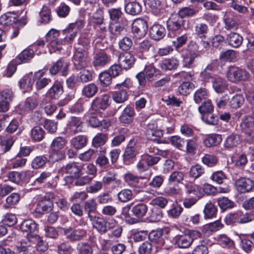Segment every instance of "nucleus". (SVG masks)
<instances>
[{"label":"nucleus","mask_w":254,"mask_h":254,"mask_svg":"<svg viewBox=\"0 0 254 254\" xmlns=\"http://www.w3.org/2000/svg\"><path fill=\"white\" fill-rule=\"evenodd\" d=\"M35 245L36 250L40 252H45L48 248V244L42 238L36 234H27L25 240H23L19 246H16V251L21 252L31 251V248Z\"/></svg>","instance_id":"obj_1"},{"label":"nucleus","mask_w":254,"mask_h":254,"mask_svg":"<svg viewBox=\"0 0 254 254\" xmlns=\"http://www.w3.org/2000/svg\"><path fill=\"white\" fill-rule=\"evenodd\" d=\"M65 145L64 139L61 137L55 138L51 144L52 153L49 156V161L55 162L64 158V152L63 148Z\"/></svg>","instance_id":"obj_2"},{"label":"nucleus","mask_w":254,"mask_h":254,"mask_svg":"<svg viewBox=\"0 0 254 254\" xmlns=\"http://www.w3.org/2000/svg\"><path fill=\"white\" fill-rule=\"evenodd\" d=\"M227 79L233 83L247 80L250 77L249 72L244 69L237 66H230L227 71Z\"/></svg>","instance_id":"obj_3"},{"label":"nucleus","mask_w":254,"mask_h":254,"mask_svg":"<svg viewBox=\"0 0 254 254\" xmlns=\"http://www.w3.org/2000/svg\"><path fill=\"white\" fill-rule=\"evenodd\" d=\"M185 20L178 15L172 16L167 22L168 35L174 37L179 34L184 29Z\"/></svg>","instance_id":"obj_4"},{"label":"nucleus","mask_w":254,"mask_h":254,"mask_svg":"<svg viewBox=\"0 0 254 254\" xmlns=\"http://www.w3.org/2000/svg\"><path fill=\"white\" fill-rule=\"evenodd\" d=\"M59 36V32L55 29L51 30L46 35V39L48 42V47L51 54L62 49L64 42L63 40L58 38Z\"/></svg>","instance_id":"obj_5"},{"label":"nucleus","mask_w":254,"mask_h":254,"mask_svg":"<svg viewBox=\"0 0 254 254\" xmlns=\"http://www.w3.org/2000/svg\"><path fill=\"white\" fill-rule=\"evenodd\" d=\"M241 127L245 134V140L250 143L254 142V119L251 117H246L243 120Z\"/></svg>","instance_id":"obj_6"},{"label":"nucleus","mask_w":254,"mask_h":254,"mask_svg":"<svg viewBox=\"0 0 254 254\" xmlns=\"http://www.w3.org/2000/svg\"><path fill=\"white\" fill-rule=\"evenodd\" d=\"M110 96L107 94L101 95L96 97L92 102V113L95 114L100 110H105L107 109L110 104Z\"/></svg>","instance_id":"obj_7"},{"label":"nucleus","mask_w":254,"mask_h":254,"mask_svg":"<svg viewBox=\"0 0 254 254\" xmlns=\"http://www.w3.org/2000/svg\"><path fill=\"white\" fill-rule=\"evenodd\" d=\"M64 232L66 238L72 242L79 241L84 239L87 236V230L78 227L65 229Z\"/></svg>","instance_id":"obj_8"},{"label":"nucleus","mask_w":254,"mask_h":254,"mask_svg":"<svg viewBox=\"0 0 254 254\" xmlns=\"http://www.w3.org/2000/svg\"><path fill=\"white\" fill-rule=\"evenodd\" d=\"M88 54L86 50L80 47L75 48L73 57V62L77 69L85 67L88 64Z\"/></svg>","instance_id":"obj_9"},{"label":"nucleus","mask_w":254,"mask_h":254,"mask_svg":"<svg viewBox=\"0 0 254 254\" xmlns=\"http://www.w3.org/2000/svg\"><path fill=\"white\" fill-rule=\"evenodd\" d=\"M225 221L227 225H231L236 223H248L251 221V219L248 214H243L241 211H238L227 215Z\"/></svg>","instance_id":"obj_10"},{"label":"nucleus","mask_w":254,"mask_h":254,"mask_svg":"<svg viewBox=\"0 0 254 254\" xmlns=\"http://www.w3.org/2000/svg\"><path fill=\"white\" fill-rule=\"evenodd\" d=\"M235 184L237 190L241 193L250 192L254 187V182L248 178H241L235 182Z\"/></svg>","instance_id":"obj_11"},{"label":"nucleus","mask_w":254,"mask_h":254,"mask_svg":"<svg viewBox=\"0 0 254 254\" xmlns=\"http://www.w3.org/2000/svg\"><path fill=\"white\" fill-rule=\"evenodd\" d=\"M132 32L136 38L144 37L147 30L146 22L142 19H137L132 23Z\"/></svg>","instance_id":"obj_12"},{"label":"nucleus","mask_w":254,"mask_h":254,"mask_svg":"<svg viewBox=\"0 0 254 254\" xmlns=\"http://www.w3.org/2000/svg\"><path fill=\"white\" fill-rule=\"evenodd\" d=\"M212 88L217 93H224L228 88V84L226 80L219 76H215L211 80Z\"/></svg>","instance_id":"obj_13"},{"label":"nucleus","mask_w":254,"mask_h":254,"mask_svg":"<svg viewBox=\"0 0 254 254\" xmlns=\"http://www.w3.org/2000/svg\"><path fill=\"white\" fill-rule=\"evenodd\" d=\"M38 105L37 100L34 97H28L19 105L20 114H26L33 110Z\"/></svg>","instance_id":"obj_14"},{"label":"nucleus","mask_w":254,"mask_h":254,"mask_svg":"<svg viewBox=\"0 0 254 254\" xmlns=\"http://www.w3.org/2000/svg\"><path fill=\"white\" fill-rule=\"evenodd\" d=\"M82 167L76 162L68 163L64 168L65 172L71 178H77L83 174Z\"/></svg>","instance_id":"obj_15"},{"label":"nucleus","mask_w":254,"mask_h":254,"mask_svg":"<svg viewBox=\"0 0 254 254\" xmlns=\"http://www.w3.org/2000/svg\"><path fill=\"white\" fill-rule=\"evenodd\" d=\"M118 62L123 68L127 69L133 65L135 62V59L131 54L126 53L119 55Z\"/></svg>","instance_id":"obj_16"},{"label":"nucleus","mask_w":254,"mask_h":254,"mask_svg":"<svg viewBox=\"0 0 254 254\" xmlns=\"http://www.w3.org/2000/svg\"><path fill=\"white\" fill-rule=\"evenodd\" d=\"M68 63L64 62L62 60H59L50 68V72L51 74L55 75L61 70L62 75L66 76L68 72Z\"/></svg>","instance_id":"obj_17"},{"label":"nucleus","mask_w":254,"mask_h":254,"mask_svg":"<svg viewBox=\"0 0 254 254\" xmlns=\"http://www.w3.org/2000/svg\"><path fill=\"white\" fill-rule=\"evenodd\" d=\"M67 128L69 132L75 134L82 131V122L79 118L71 117L67 124Z\"/></svg>","instance_id":"obj_18"},{"label":"nucleus","mask_w":254,"mask_h":254,"mask_svg":"<svg viewBox=\"0 0 254 254\" xmlns=\"http://www.w3.org/2000/svg\"><path fill=\"white\" fill-rule=\"evenodd\" d=\"M166 34L165 28L160 24H154L150 28V37L154 40H159L163 38Z\"/></svg>","instance_id":"obj_19"},{"label":"nucleus","mask_w":254,"mask_h":254,"mask_svg":"<svg viewBox=\"0 0 254 254\" xmlns=\"http://www.w3.org/2000/svg\"><path fill=\"white\" fill-rule=\"evenodd\" d=\"M34 83L32 74L24 75L19 81V86L23 93L29 92L32 89Z\"/></svg>","instance_id":"obj_20"},{"label":"nucleus","mask_w":254,"mask_h":254,"mask_svg":"<svg viewBox=\"0 0 254 254\" xmlns=\"http://www.w3.org/2000/svg\"><path fill=\"white\" fill-rule=\"evenodd\" d=\"M146 133L148 137L161 138L163 136L162 130L158 128L157 123L154 121L147 124L146 128Z\"/></svg>","instance_id":"obj_21"},{"label":"nucleus","mask_w":254,"mask_h":254,"mask_svg":"<svg viewBox=\"0 0 254 254\" xmlns=\"http://www.w3.org/2000/svg\"><path fill=\"white\" fill-rule=\"evenodd\" d=\"M134 115L133 108L127 106L119 117L120 121L123 124H129L133 121Z\"/></svg>","instance_id":"obj_22"},{"label":"nucleus","mask_w":254,"mask_h":254,"mask_svg":"<svg viewBox=\"0 0 254 254\" xmlns=\"http://www.w3.org/2000/svg\"><path fill=\"white\" fill-rule=\"evenodd\" d=\"M186 189V193L187 194H192L197 199H199L202 197L203 191L200 187L198 185L192 184L187 183L185 185Z\"/></svg>","instance_id":"obj_23"},{"label":"nucleus","mask_w":254,"mask_h":254,"mask_svg":"<svg viewBox=\"0 0 254 254\" xmlns=\"http://www.w3.org/2000/svg\"><path fill=\"white\" fill-rule=\"evenodd\" d=\"M110 61V58L106 54L101 52L95 55L93 57V64L95 67L103 66Z\"/></svg>","instance_id":"obj_24"},{"label":"nucleus","mask_w":254,"mask_h":254,"mask_svg":"<svg viewBox=\"0 0 254 254\" xmlns=\"http://www.w3.org/2000/svg\"><path fill=\"white\" fill-rule=\"evenodd\" d=\"M227 40L230 46L237 48L242 45L243 38L239 34L233 32L227 35Z\"/></svg>","instance_id":"obj_25"},{"label":"nucleus","mask_w":254,"mask_h":254,"mask_svg":"<svg viewBox=\"0 0 254 254\" xmlns=\"http://www.w3.org/2000/svg\"><path fill=\"white\" fill-rule=\"evenodd\" d=\"M125 9L126 13L132 15H136L141 12L142 8L139 2L133 1L128 2L125 5Z\"/></svg>","instance_id":"obj_26"},{"label":"nucleus","mask_w":254,"mask_h":254,"mask_svg":"<svg viewBox=\"0 0 254 254\" xmlns=\"http://www.w3.org/2000/svg\"><path fill=\"white\" fill-rule=\"evenodd\" d=\"M179 65V61L174 58L165 59L160 63L159 66L163 70H173Z\"/></svg>","instance_id":"obj_27"},{"label":"nucleus","mask_w":254,"mask_h":254,"mask_svg":"<svg viewBox=\"0 0 254 254\" xmlns=\"http://www.w3.org/2000/svg\"><path fill=\"white\" fill-rule=\"evenodd\" d=\"M93 228L96 229L97 231L100 234L105 233L107 231V223L103 218L97 217H92V220Z\"/></svg>","instance_id":"obj_28"},{"label":"nucleus","mask_w":254,"mask_h":254,"mask_svg":"<svg viewBox=\"0 0 254 254\" xmlns=\"http://www.w3.org/2000/svg\"><path fill=\"white\" fill-rule=\"evenodd\" d=\"M193 239L190 235H184L176 238V244L180 248H187L192 244Z\"/></svg>","instance_id":"obj_29"},{"label":"nucleus","mask_w":254,"mask_h":254,"mask_svg":"<svg viewBox=\"0 0 254 254\" xmlns=\"http://www.w3.org/2000/svg\"><path fill=\"white\" fill-rule=\"evenodd\" d=\"M148 211V206L142 203H138L133 206L131 212L134 216L138 218H141L146 214Z\"/></svg>","instance_id":"obj_30"},{"label":"nucleus","mask_w":254,"mask_h":254,"mask_svg":"<svg viewBox=\"0 0 254 254\" xmlns=\"http://www.w3.org/2000/svg\"><path fill=\"white\" fill-rule=\"evenodd\" d=\"M52 206L53 203L50 201L41 199L38 202L35 211L38 213L44 214L50 211Z\"/></svg>","instance_id":"obj_31"},{"label":"nucleus","mask_w":254,"mask_h":254,"mask_svg":"<svg viewBox=\"0 0 254 254\" xmlns=\"http://www.w3.org/2000/svg\"><path fill=\"white\" fill-rule=\"evenodd\" d=\"M63 88L62 83L56 81L48 91V94L53 99H57L63 93Z\"/></svg>","instance_id":"obj_32"},{"label":"nucleus","mask_w":254,"mask_h":254,"mask_svg":"<svg viewBox=\"0 0 254 254\" xmlns=\"http://www.w3.org/2000/svg\"><path fill=\"white\" fill-rule=\"evenodd\" d=\"M221 135L218 134H211L204 140V144L206 147H211L219 145L222 141Z\"/></svg>","instance_id":"obj_33"},{"label":"nucleus","mask_w":254,"mask_h":254,"mask_svg":"<svg viewBox=\"0 0 254 254\" xmlns=\"http://www.w3.org/2000/svg\"><path fill=\"white\" fill-rule=\"evenodd\" d=\"M108 228L112 229L113 231L108 234L109 237L112 239L113 237L119 238L121 235L122 228L118 225H116V222L115 220L112 219L110 222H108Z\"/></svg>","instance_id":"obj_34"},{"label":"nucleus","mask_w":254,"mask_h":254,"mask_svg":"<svg viewBox=\"0 0 254 254\" xmlns=\"http://www.w3.org/2000/svg\"><path fill=\"white\" fill-rule=\"evenodd\" d=\"M98 88L94 83L85 85L82 90V95L88 98L93 97L98 92Z\"/></svg>","instance_id":"obj_35"},{"label":"nucleus","mask_w":254,"mask_h":254,"mask_svg":"<svg viewBox=\"0 0 254 254\" xmlns=\"http://www.w3.org/2000/svg\"><path fill=\"white\" fill-rule=\"evenodd\" d=\"M37 229L36 223L32 219H27L23 221L20 225V229L23 232L32 234Z\"/></svg>","instance_id":"obj_36"},{"label":"nucleus","mask_w":254,"mask_h":254,"mask_svg":"<svg viewBox=\"0 0 254 254\" xmlns=\"http://www.w3.org/2000/svg\"><path fill=\"white\" fill-rule=\"evenodd\" d=\"M209 96L208 90L205 88H200L194 93L193 99L194 102L199 104L203 100L207 99Z\"/></svg>","instance_id":"obj_37"},{"label":"nucleus","mask_w":254,"mask_h":254,"mask_svg":"<svg viewBox=\"0 0 254 254\" xmlns=\"http://www.w3.org/2000/svg\"><path fill=\"white\" fill-rule=\"evenodd\" d=\"M16 20L15 15L11 12H8L2 15L0 17V24L4 26H9L15 23Z\"/></svg>","instance_id":"obj_38"},{"label":"nucleus","mask_w":254,"mask_h":254,"mask_svg":"<svg viewBox=\"0 0 254 254\" xmlns=\"http://www.w3.org/2000/svg\"><path fill=\"white\" fill-rule=\"evenodd\" d=\"M162 231L161 230H152L148 235L149 240L151 242H156L158 244V247L163 245L164 242L162 238Z\"/></svg>","instance_id":"obj_39"},{"label":"nucleus","mask_w":254,"mask_h":254,"mask_svg":"<svg viewBox=\"0 0 254 254\" xmlns=\"http://www.w3.org/2000/svg\"><path fill=\"white\" fill-rule=\"evenodd\" d=\"M241 141V139L240 135L232 134L229 135L226 139L224 145L226 148H233L240 143Z\"/></svg>","instance_id":"obj_40"},{"label":"nucleus","mask_w":254,"mask_h":254,"mask_svg":"<svg viewBox=\"0 0 254 254\" xmlns=\"http://www.w3.org/2000/svg\"><path fill=\"white\" fill-rule=\"evenodd\" d=\"M87 138L84 135H78L71 140L72 145L77 149L84 147L87 144Z\"/></svg>","instance_id":"obj_41"},{"label":"nucleus","mask_w":254,"mask_h":254,"mask_svg":"<svg viewBox=\"0 0 254 254\" xmlns=\"http://www.w3.org/2000/svg\"><path fill=\"white\" fill-rule=\"evenodd\" d=\"M34 54V53L33 50L26 49L20 53L16 58L20 61L19 64L25 63L33 58Z\"/></svg>","instance_id":"obj_42"},{"label":"nucleus","mask_w":254,"mask_h":254,"mask_svg":"<svg viewBox=\"0 0 254 254\" xmlns=\"http://www.w3.org/2000/svg\"><path fill=\"white\" fill-rule=\"evenodd\" d=\"M241 240V247L242 249L246 253L251 252L254 247V244L252 241L246 238H243L244 235L242 234H237Z\"/></svg>","instance_id":"obj_43"},{"label":"nucleus","mask_w":254,"mask_h":254,"mask_svg":"<svg viewBox=\"0 0 254 254\" xmlns=\"http://www.w3.org/2000/svg\"><path fill=\"white\" fill-rule=\"evenodd\" d=\"M204 169L199 164L192 166L189 171V175L191 178L196 179L204 173Z\"/></svg>","instance_id":"obj_44"},{"label":"nucleus","mask_w":254,"mask_h":254,"mask_svg":"<svg viewBox=\"0 0 254 254\" xmlns=\"http://www.w3.org/2000/svg\"><path fill=\"white\" fill-rule=\"evenodd\" d=\"M113 100L117 103H122L127 99V94L125 89H120L112 94Z\"/></svg>","instance_id":"obj_45"},{"label":"nucleus","mask_w":254,"mask_h":254,"mask_svg":"<svg viewBox=\"0 0 254 254\" xmlns=\"http://www.w3.org/2000/svg\"><path fill=\"white\" fill-rule=\"evenodd\" d=\"M217 241L224 248H231L235 246L233 241L225 234H220L217 236Z\"/></svg>","instance_id":"obj_46"},{"label":"nucleus","mask_w":254,"mask_h":254,"mask_svg":"<svg viewBox=\"0 0 254 254\" xmlns=\"http://www.w3.org/2000/svg\"><path fill=\"white\" fill-rule=\"evenodd\" d=\"M84 208L88 213V217L92 220V216L90 213L95 212L97 209V203L94 199H88L84 202Z\"/></svg>","instance_id":"obj_47"},{"label":"nucleus","mask_w":254,"mask_h":254,"mask_svg":"<svg viewBox=\"0 0 254 254\" xmlns=\"http://www.w3.org/2000/svg\"><path fill=\"white\" fill-rule=\"evenodd\" d=\"M194 88V84L189 81L183 82L178 87V91L181 95L186 96L189 94Z\"/></svg>","instance_id":"obj_48"},{"label":"nucleus","mask_w":254,"mask_h":254,"mask_svg":"<svg viewBox=\"0 0 254 254\" xmlns=\"http://www.w3.org/2000/svg\"><path fill=\"white\" fill-rule=\"evenodd\" d=\"M77 32L75 29L69 26L63 31V33L64 35V42L71 43L76 37Z\"/></svg>","instance_id":"obj_49"},{"label":"nucleus","mask_w":254,"mask_h":254,"mask_svg":"<svg viewBox=\"0 0 254 254\" xmlns=\"http://www.w3.org/2000/svg\"><path fill=\"white\" fill-rule=\"evenodd\" d=\"M76 250L79 254H93L92 246L87 243L80 242L76 246Z\"/></svg>","instance_id":"obj_50"},{"label":"nucleus","mask_w":254,"mask_h":254,"mask_svg":"<svg viewBox=\"0 0 254 254\" xmlns=\"http://www.w3.org/2000/svg\"><path fill=\"white\" fill-rule=\"evenodd\" d=\"M127 22L125 21L123 24L116 23L111 24L110 26V32L115 35L118 36L125 31V26L127 25Z\"/></svg>","instance_id":"obj_51"},{"label":"nucleus","mask_w":254,"mask_h":254,"mask_svg":"<svg viewBox=\"0 0 254 254\" xmlns=\"http://www.w3.org/2000/svg\"><path fill=\"white\" fill-rule=\"evenodd\" d=\"M45 134L44 130L40 127H34L31 131V138L35 141H40L44 137Z\"/></svg>","instance_id":"obj_52"},{"label":"nucleus","mask_w":254,"mask_h":254,"mask_svg":"<svg viewBox=\"0 0 254 254\" xmlns=\"http://www.w3.org/2000/svg\"><path fill=\"white\" fill-rule=\"evenodd\" d=\"M203 212L205 218H211L216 215L217 208L214 204L209 202L206 204Z\"/></svg>","instance_id":"obj_53"},{"label":"nucleus","mask_w":254,"mask_h":254,"mask_svg":"<svg viewBox=\"0 0 254 254\" xmlns=\"http://www.w3.org/2000/svg\"><path fill=\"white\" fill-rule=\"evenodd\" d=\"M184 178V174L180 171H175L172 173L168 178L169 184L175 185L182 182Z\"/></svg>","instance_id":"obj_54"},{"label":"nucleus","mask_w":254,"mask_h":254,"mask_svg":"<svg viewBox=\"0 0 254 254\" xmlns=\"http://www.w3.org/2000/svg\"><path fill=\"white\" fill-rule=\"evenodd\" d=\"M200 220V215L198 214H195L189 217L187 215H183L182 216V221L186 224L196 225L199 223Z\"/></svg>","instance_id":"obj_55"},{"label":"nucleus","mask_w":254,"mask_h":254,"mask_svg":"<svg viewBox=\"0 0 254 254\" xmlns=\"http://www.w3.org/2000/svg\"><path fill=\"white\" fill-rule=\"evenodd\" d=\"M47 161L48 159L45 156H37L32 161L31 166L35 169L41 168L44 166Z\"/></svg>","instance_id":"obj_56"},{"label":"nucleus","mask_w":254,"mask_h":254,"mask_svg":"<svg viewBox=\"0 0 254 254\" xmlns=\"http://www.w3.org/2000/svg\"><path fill=\"white\" fill-rule=\"evenodd\" d=\"M244 102V98L242 94H236L229 101V104L231 107L233 108H238L243 104Z\"/></svg>","instance_id":"obj_57"},{"label":"nucleus","mask_w":254,"mask_h":254,"mask_svg":"<svg viewBox=\"0 0 254 254\" xmlns=\"http://www.w3.org/2000/svg\"><path fill=\"white\" fill-rule=\"evenodd\" d=\"M213 70V66L211 65H208L200 73V77L202 80L205 82H211L213 76L211 71Z\"/></svg>","instance_id":"obj_58"},{"label":"nucleus","mask_w":254,"mask_h":254,"mask_svg":"<svg viewBox=\"0 0 254 254\" xmlns=\"http://www.w3.org/2000/svg\"><path fill=\"white\" fill-rule=\"evenodd\" d=\"M41 21L42 23H47L51 19V10L48 6L44 5L40 12Z\"/></svg>","instance_id":"obj_59"},{"label":"nucleus","mask_w":254,"mask_h":254,"mask_svg":"<svg viewBox=\"0 0 254 254\" xmlns=\"http://www.w3.org/2000/svg\"><path fill=\"white\" fill-rule=\"evenodd\" d=\"M213 110V106L210 100L203 102L198 107L199 112L202 114L211 113Z\"/></svg>","instance_id":"obj_60"},{"label":"nucleus","mask_w":254,"mask_h":254,"mask_svg":"<svg viewBox=\"0 0 254 254\" xmlns=\"http://www.w3.org/2000/svg\"><path fill=\"white\" fill-rule=\"evenodd\" d=\"M13 144V140L10 137L0 136V146L2 147L3 152L8 151Z\"/></svg>","instance_id":"obj_61"},{"label":"nucleus","mask_w":254,"mask_h":254,"mask_svg":"<svg viewBox=\"0 0 254 254\" xmlns=\"http://www.w3.org/2000/svg\"><path fill=\"white\" fill-rule=\"evenodd\" d=\"M168 202V199L163 196H158L153 198L150 204L160 208H164Z\"/></svg>","instance_id":"obj_62"},{"label":"nucleus","mask_w":254,"mask_h":254,"mask_svg":"<svg viewBox=\"0 0 254 254\" xmlns=\"http://www.w3.org/2000/svg\"><path fill=\"white\" fill-rule=\"evenodd\" d=\"M119 199L124 202L130 200L132 197V193L129 189H124L118 193Z\"/></svg>","instance_id":"obj_63"},{"label":"nucleus","mask_w":254,"mask_h":254,"mask_svg":"<svg viewBox=\"0 0 254 254\" xmlns=\"http://www.w3.org/2000/svg\"><path fill=\"white\" fill-rule=\"evenodd\" d=\"M99 80L103 87L109 86L112 83V76L107 72H103L99 74Z\"/></svg>","instance_id":"obj_64"}]
</instances>
